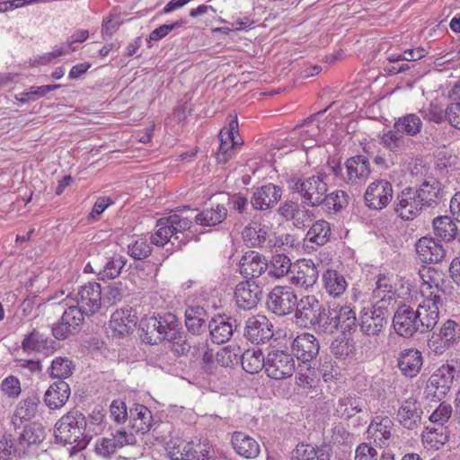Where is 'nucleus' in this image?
<instances>
[{"mask_svg": "<svg viewBox=\"0 0 460 460\" xmlns=\"http://www.w3.org/2000/svg\"><path fill=\"white\" fill-rule=\"evenodd\" d=\"M452 414V407L450 404L441 402L438 407L429 416V420L434 424L443 427L449 420Z\"/></svg>", "mask_w": 460, "mask_h": 460, "instance_id": "obj_64", "label": "nucleus"}, {"mask_svg": "<svg viewBox=\"0 0 460 460\" xmlns=\"http://www.w3.org/2000/svg\"><path fill=\"white\" fill-rule=\"evenodd\" d=\"M456 375L457 371L452 364H443L429 379L426 389L428 396L441 401L450 391Z\"/></svg>", "mask_w": 460, "mask_h": 460, "instance_id": "obj_8", "label": "nucleus"}, {"mask_svg": "<svg viewBox=\"0 0 460 460\" xmlns=\"http://www.w3.org/2000/svg\"><path fill=\"white\" fill-rule=\"evenodd\" d=\"M334 318L338 322L339 329L342 332H349L352 328L356 327V313L349 305H341L332 307Z\"/></svg>", "mask_w": 460, "mask_h": 460, "instance_id": "obj_51", "label": "nucleus"}, {"mask_svg": "<svg viewBox=\"0 0 460 460\" xmlns=\"http://www.w3.org/2000/svg\"><path fill=\"white\" fill-rule=\"evenodd\" d=\"M297 304V296L290 287L277 286L269 294L267 306L277 315L292 313Z\"/></svg>", "mask_w": 460, "mask_h": 460, "instance_id": "obj_14", "label": "nucleus"}, {"mask_svg": "<svg viewBox=\"0 0 460 460\" xmlns=\"http://www.w3.org/2000/svg\"><path fill=\"white\" fill-rule=\"evenodd\" d=\"M137 318L130 307L116 310L111 316L110 328L116 336H125L136 326Z\"/></svg>", "mask_w": 460, "mask_h": 460, "instance_id": "obj_26", "label": "nucleus"}, {"mask_svg": "<svg viewBox=\"0 0 460 460\" xmlns=\"http://www.w3.org/2000/svg\"><path fill=\"white\" fill-rule=\"evenodd\" d=\"M422 364V354L416 349H406L399 354L398 367L407 377L416 376L420 373Z\"/></svg>", "mask_w": 460, "mask_h": 460, "instance_id": "obj_29", "label": "nucleus"}, {"mask_svg": "<svg viewBox=\"0 0 460 460\" xmlns=\"http://www.w3.org/2000/svg\"><path fill=\"white\" fill-rule=\"evenodd\" d=\"M241 363L244 371L255 374L263 367L266 369V358L259 349L245 350L241 357Z\"/></svg>", "mask_w": 460, "mask_h": 460, "instance_id": "obj_44", "label": "nucleus"}, {"mask_svg": "<svg viewBox=\"0 0 460 460\" xmlns=\"http://www.w3.org/2000/svg\"><path fill=\"white\" fill-rule=\"evenodd\" d=\"M394 128L402 135L415 136L420 132L422 122L419 116L411 113L399 118Z\"/></svg>", "mask_w": 460, "mask_h": 460, "instance_id": "obj_53", "label": "nucleus"}, {"mask_svg": "<svg viewBox=\"0 0 460 460\" xmlns=\"http://www.w3.org/2000/svg\"><path fill=\"white\" fill-rule=\"evenodd\" d=\"M281 189L269 183L257 189L253 193L251 203L255 209L265 210L278 202L281 197Z\"/></svg>", "mask_w": 460, "mask_h": 460, "instance_id": "obj_30", "label": "nucleus"}, {"mask_svg": "<svg viewBox=\"0 0 460 460\" xmlns=\"http://www.w3.org/2000/svg\"><path fill=\"white\" fill-rule=\"evenodd\" d=\"M69 396V385L63 380H59L53 383L47 389L44 394V402L46 405L51 410L60 409L66 404Z\"/></svg>", "mask_w": 460, "mask_h": 460, "instance_id": "obj_31", "label": "nucleus"}, {"mask_svg": "<svg viewBox=\"0 0 460 460\" xmlns=\"http://www.w3.org/2000/svg\"><path fill=\"white\" fill-rule=\"evenodd\" d=\"M44 438V430L40 425H30L24 428L18 439L19 456L34 445L40 444Z\"/></svg>", "mask_w": 460, "mask_h": 460, "instance_id": "obj_41", "label": "nucleus"}, {"mask_svg": "<svg viewBox=\"0 0 460 460\" xmlns=\"http://www.w3.org/2000/svg\"><path fill=\"white\" fill-rule=\"evenodd\" d=\"M73 364L68 358L57 357L49 368L52 378L65 379L72 374Z\"/></svg>", "mask_w": 460, "mask_h": 460, "instance_id": "obj_56", "label": "nucleus"}, {"mask_svg": "<svg viewBox=\"0 0 460 460\" xmlns=\"http://www.w3.org/2000/svg\"><path fill=\"white\" fill-rule=\"evenodd\" d=\"M388 310L386 305L375 304L364 307L360 313V329L368 336L378 335L387 324Z\"/></svg>", "mask_w": 460, "mask_h": 460, "instance_id": "obj_11", "label": "nucleus"}, {"mask_svg": "<svg viewBox=\"0 0 460 460\" xmlns=\"http://www.w3.org/2000/svg\"><path fill=\"white\" fill-rule=\"evenodd\" d=\"M460 341V325L453 320L445 322L438 332H434L428 341L429 348L441 355Z\"/></svg>", "mask_w": 460, "mask_h": 460, "instance_id": "obj_10", "label": "nucleus"}, {"mask_svg": "<svg viewBox=\"0 0 460 460\" xmlns=\"http://www.w3.org/2000/svg\"><path fill=\"white\" fill-rule=\"evenodd\" d=\"M152 252V247L146 237H138L128 245V254L136 259L142 260Z\"/></svg>", "mask_w": 460, "mask_h": 460, "instance_id": "obj_58", "label": "nucleus"}, {"mask_svg": "<svg viewBox=\"0 0 460 460\" xmlns=\"http://www.w3.org/2000/svg\"><path fill=\"white\" fill-rule=\"evenodd\" d=\"M238 136L237 117L230 115L227 126L219 133L220 146L217 157L219 163H226L231 156L233 148L238 145Z\"/></svg>", "mask_w": 460, "mask_h": 460, "instance_id": "obj_20", "label": "nucleus"}, {"mask_svg": "<svg viewBox=\"0 0 460 460\" xmlns=\"http://www.w3.org/2000/svg\"><path fill=\"white\" fill-rule=\"evenodd\" d=\"M211 340L214 343L221 344L233 335V326L228 319L223 316L213 318L208 324Z\"/></svg>", "mask_w": 460, "mask_h": 460, "instance_id": "obj_39", "label": "nucleus"}, {"mask_svg": "<svg viewBox=\"0 0 460 460\" xmlns=\"http://www.w3.org/2000/svg\"><path fill=\"white\" fill-rule=\"evenodd\" d=\"M231 442L234 451L244 458L253 459L260 454L258 442L243 432H234L232 435Z\"/></svg>", "mask_w": 460, "mask_h": 460, "instance_id": "obj_32", "label": "nucleus"}, {"mask_svg": "<svg viewBox=\"0 0 460 460\" xmlns=\"http://www.w3.org/2000/svg\"><path fill=\"white\" fill-rule=\"evenodd\" d=\"M314 330L324 332V333H332L334 331L339 329L338 322L334 318V314L332 312V308H330L328 311L324 308L320 317L318 318Z\"/></svg>", "mask_w": 460, "mask_h": 460, "instance_id": "obj_59", "label": "nucleus"}, {"mask_svg": "<svg viewBox=\"0 0 460 460\" xmlns=\"http://www.w3.org/2000/svg\"><path fill=\"white\" fill-rule=\"evenodd\" d=\"M332 170L335 176H341L351 186L364 184L371 173L369 161L364 155L349 158L345 163V173L340 165L332 167Z\"/></svg>", "mask_w": 460, "mask_h": 460, "instance_id": "obj_7", "label": "nucleus"}, {"mask_svg": "<svg viewBox=\"0 0 460 460\" xmlns=\"http://www.w3.org/2000/svg\"><path fill=\"white\" fill-rule=\"evenodd\" d=\"M423 207H434L443 198L441 183L434 177H428L414 190Z\"/></svg>", "mask_w": 460, "mask_h": 460, "instance_id": "obj_28", "label": "nucleus"}, {"mask_svg": "<svg viewBox=\"0 0 460 460\" xmlns=\"http://www.w3.org/2000/svg\"><path fill=\"white\" fill-rule=\"evenodd\" d=\"M40 402L39 395L31 394L21 400L13 413V422L16 419L21 421L30 420L36 416L39 404Z\"/></svg>", "mask_w": 460, "mask_h": 460, "instance_id": "obj_42", "label": "nucleus"}, {"mask_svg": "<svg viewBox=\"0 0 460 460\" xmlns=\"http://www.w3.org/2000/svg\"><path fill=\"white\" fill-rule=\"evenodd\" d=\"M164 341H167V348L177 356L184 355L190 349V344L187 341L184 333L181 330L177 332L176 335H172V338L165 339Z\"/></svg>", "mask_w": 460, "mask_h": 460, "instance_id": "obj_61", "label": "nucleus"}, {"mask_svg": "<svg viewBox=\"0 0 460 460\" xmlns=\"http://www.w3.org/2000/svg\"><path fill=\"white\" fill-rule=\"evenodd\" d=\"M241 348L237 345H227L221 348L216 355V361L222 367H231L238 362Z\"/></svg>", "mask_w": 460, "mask_h": 460, "instance_id": "obj_57", "label": "nucleus"}, {"mask_svg": "<svg viewBox=\"0 0 460 460\" xmlns=\"http://www.w3.org/2000/svg\"><path fill=\"white\" fill-rule=\"evenodd\" d=\"M423 208L412 188L402 190L394 201V211L403 220H412Z\"/></svg>", "mask_w": 460, "mask_h": 460, "instance_id": "obj_18", "label": "nucleus"}, {"mask_svg": "<svg viewBox=\"0 0 460 460\" xmlns=\"http://www.w3.org/2000/svg\"><path fill=\"white\" fill-rule=\"evenodd\" d=\"M375 304L386 305L394 299L392 280L386 274H379L376 278V288L373 290Z\"/></svg>", "mask_w": 460, "mask_h": 460, "instance_id": "obj_40", "label": "nucleus"}, {"mask_svg": "<svg viewBox=\"0 0 460 460\" xmlns=\"http://www.w3.org/2000/svg\"><path fill=\"white\" fill-rule=\"evenodd\" d=\"M51 341L40 332L33 330L25 335L22 341V348L25 352H42L49 354L52 352L53 347L50 345Z\"/></svg>", "mask_w": 460, "mask_h": 460, "instance_id": "obj_36", "label": "nucleus"}, {"mask_svg": "<svg viewBox=\"0 0 460 460\" xmlns=\"http://www.w3.org/2000/svg\"><path fill=\"white\" fill-rule=\"evenodd\" d=\"M323 284L325 292L334 298L341 296L348 288L344 275L333 269H327L323 272Z\"/></svg>", "mask_w": 460, "mask_h": 460, "instance_id": "obj_33", "label": "nucleus"}, {"mask_svg": "<svg viewBox=\"0 0 460 460\" xmlns=\"http://www.w3.org/2000/svg\"><path fill=\"white\" fill-rule=\"evenodd\" d=\"M0 389L8 398H18L22 393L21 382L14 376H8L1 382Z\"/></svg>", "mask_w": 460, "mask_h": 460, "instance_id": "obj_62", "label": "nucleus"}, {"mask_svg": "<svg viewBox=\"0 0 460 460\" xmlns=\"http://www.w3.org/2000/svg\"><path fill=\"white\" fill-rule=\"evenodd\" d=\"M127 263V259L121 255L114 254L106 259L104 265L99 266L98 270H94L99 279H113L119 277L122 269Z\"/></svg>", "mask_w": 460, "mask_h": 460, "instance_id": "obj_38", "label": "nucleus"}, {"mask_svg": "<svg viewBox=\"0 0 460 460\" xmlns=\"http://www.w3.org/2000/svg\"><path fill=\"white\" fill-rule=\"evenodd\" d=\"M206 321V312L201 306H190L185 311V325L190 332L199 333Z\"/></svg>", "mask_w": 460, "mask_h": 460, "instance_id": "obj_50", "label": "nucleus"}, {"mask_svg": "<svg viewBox=\"0 0 460 460\" xmlns=\"http://www.w3.org/2000/svg\"><path fill=\"white\" fill-rule=\"evenodd\" d=\"M290 281L296 288L309 290L317 282L319 271L312 260H299L291 270Z\"/></svg>", "mask_w": 460, "mask_h": 460, "instance_id": "obj_17", "label": "nucleus"}, {"mask_svg": "<svg viewBox=\"0 0 460 460\" xmlns=\"http://www.w3.org/2000/svg\"><path fill=\"white\" fill-rule=\"evenodd\" d=\"M331 234L332 230L329 222L321 219L312 225L307 231L305 240L315 243L317 246H323L330 241Z\"/></svg>", "mask_w": 460, "mask_h": 460, "instance_id": "obj_46", "label": "nucleus"}, {"mask_svg": "<svg viewBox=\"0 0 460 460\" xmlns=\"http://www.w3.org/2000/svg\"><path fill=\"white\" fill-rule=\"evenodd\" d=\"M410 139L394 128L381 137V144L393 153L403 151L409 145Z\"/></svg>", "mask_w": 460, "mask_h": 460, "instance_id": "obj_48", "label": "nucleus"}, {"mask_svg": "<svg viewBox=\"0 0 460 460\" xmlns=\"http://www.w3.org/2000/svg\"><path fill=\"white\" fill-rule=\"evenodd\" d=\"M141 329L146 332L149 343H156L157 341H164L176 335L181 330L176 316L171 313L158 316H146L140 321Z\"/></svg>", "mask_w": 460, "mask_h": 460, "instance_id": "obj_5", "label": "nucleus"}, {"mask_svg": "<svg viewBox=\"0 0 460 460\" xmlns=\"http://www.w3.org/2000/svg\"><path fill=\"white\" fill-rule=\"evenodd\" d=\"M239 268L244 278L256 279L267 271L268 261L258 252L249 251L242 256Z\"/></svg>", "mask_w": 460, "mask_h": 460, "instance_id": "obj_24", "label": "nucleus"}, {"mask_svg": "<svg viewBox=\"0 0 460 460\" xmlns=\"http://www.w3.org/2000/svg\"><path fill=\"white\" fill-rule=\"evenodd\" d=\"M130 418L131 427L137 432L144 434L150 429L153 417L147 407L142 404H137L136 407L130 411Z\"/></svg>", "mask_w": 460, "mask_h": 460, "instance_id": "obj_43", "label": "nucleus"}, {"mask_svg": "<svg viewBox=\"0 0 460 460\" xmlns=\"http://www.w3.org/2000/svg\"><path fill=\"white\" fill-rule=\"evenodd\" d=\"M362 404L363 401L360 397L351 394L344 395L340 397L334 405V411L340 418L349 420L362 411Z\"/></svg>", "mask_w": 460, "mask_h": 460, "instance_id": "obj_37", "label": "nucleus"}, {"mask_svg": "<svg viewBox=\"0 0 460 460\" xmlns=\"http://www.w3.org/2000/svg\"><path fill=\"white\" fill-rule=\"evenodd\" d=\"M434 233L446 242L455 239L457 226L454 220L447 216L439 217L433 220Z\"/></svg>", "mask_w": 460, "mask_h": 460, "instance_id": "obj_49", "label": "nucleus"}, {"mask_svg": "<svg viewBox=\"0 0 460 460\" xmlns=\"http://www.w3.org/2000/svg\"><path fill=\"white\" fill-rule=\"evenodd\" d=\"M439 318V311L433 303L420 302L416 310L402 305L393 319L394 329L400 336L411 337L415 332L424 333L432 330Z\"/></svg>", "mask_w": 460, "mask_h": 460, "instance_id": "obj_1", "label": "nucleus"}, {"mask_svg": "<svg viewBox=\"0 0 460 460\" xmlns=\"http://www.w3.org/2000/svg\"><path fill=\"white\" fill-rule=\"evenodd\" d=\"M328 175L323 172L298 178L290 177L288 180V188L301 196L302 202L307 206L315 207L324 203L328 192Z\"/></svg>", "mask_w": 460, "mask_h": 460, "instance_id": "obj_3", "label": "nucleus"}, {"mask_svg": "<svg viewBox=\"0 0 460 460\" xmlns=\"http://www.w3.org/2000/svg\"><path fill=\"white\" fill-rule=\"evenodd\" d=\"M295 310V319L297 325L314 327L324 307L314 295H306L297 300Z\"/></svg>", "mask_w": 460, "mask_h": 460, "instance_id": "obj_15", "label": "nucleus"}, {"mask_svg": "<svg viewBox=\"0 0 460 460\" xmlns=\"http://www.w3.org/2000/svg\"><path fill=\"white\" fill-rule=\"evenodd\" d=\"M261 294L262 289L255 281H242L234 290L235 303L241 309L251 310L257 305Z\"/></svg>", "mask_w": 460, "mask_h": 460, "instance_id": "obj_22", "label": "nucleus"}, {"mask_svg": "<svg viewBox=\"0 0 460 460\" xmlns=\"http://www.w3.org/2000/svg\"><path fill=\"white\" fill-rule=\"evenodd\" d=\"M422 443L428 449L438 450L447 440L446 428L438 426L427 427L421 434Z\"/></svg>", "mask_w": 460, "mask_h": 460, "instance_id": "obj_47", "label": "nucleus"}, {"mask_svg": "<svg viewBox=\"0 0 460 460\" xmlns=\"http://www.w3.org/2000/svg\"><path fill=\"white\" fill-rule=\"evenodd\" d=\"M422 411L418 400L411 396L403 400L397 412L401 425L408 429H413L420 421Z\"/></svg>", "mask_w": 460, "mask_h": 460, "instance_id": "obj_27", "label": "nucleus"}, {"mask_svg": "<svg viewBox=\"0 0 460 460\" xmlns=\"http://www.w3.org/2000/svg\"><path fill=\"white\" fill-rule=\"evenodd\" d=\"M331 449L328 446L315 447L309 444L297 445L292 452L291 460H330Z\"/></svg>", "mask_w": 460, "mask_h": 460, "instance_id": "obj_35", "label": "nucleus"}, {"mask_svg": "<svg viewBox=\"0 0 460 460\" xmlns=\"http://www.w3.org/2000/svg\"><path fill=\"white\" fill-rule=\"evenodd\" d=\"M394 430L392 419L386 415L375 416L367 430V438L373 439L379 447L386 446Z\"/></svg>", "mask_w": 460, "mask_h": 460, "instance_id": "obj_23", "label": "nucleus"}, {"mask_svg": "<svg viewBox=\"0 0 460 460\" xmlns=\"http://www.w3.org/2000/svg\"><path fill=\"white\" fill-rule=\"evenodd\" d=\"M272 328V323L266 316H253L246 322L245 336L252 343H265L273 337Z\"/></svg>", "mask_w": 460, "mask_h": 460, "instance_id": "obj_21", "label": "nucleus"}, {"mask_svg": "<svg viewBox=\"0 0 460 460\" xmlns=\"http://www.w3.org/2000/svg\"><path fill=\"white\" fill-rule=\"evenodd\" d=\"M296 370L293 356L285 350L275 349L266 357V373L269 377L282 380L290 377Z\"/></svg>", "mask_w": 460, "mask_h": 460, "instance_id": "obj_9", "label": "nucleus"}, {"mask_svg": "<svg viewBox=\"0 0 460 460\" xmlns=\"http://www.w3.org/2000/svg\"><path fill=\"white\" fill-rule=\"evenodd\" d=\"M265 241L263 248L270 251L274 248L287 251L288 248L293 247L295 243L294 236L288 234L279 235L275 233L266 234Z\"/></svg>", "mask_w": 460, "mask_h": 460, "instance_id": "obj_55", "label": "nucleus"}, {"mask_svg": "<svg viewBox=\"0 0 460 460\" xmlns=\"http://www.w3.org/2000/svg\"><path fill=\"white\" fill-rule=\"evenodd\" d=\"M419 259L425 263L440 262L446 256L443 245L431 237L420 238L415 245Z\"/></svg>", "mask_w": 460, "mask_h": 460, "instance_id": "obj_25", "label": "nucleus"}, {"mask_svg": "<svg viewBox=\"0 0 460 460\" xmlns=\"http://www.w3.org/2000/svg\"><path fill=\"white\" fill-rule=\"evenodd\" d=\"M420 113L424 119L435 123L442 122L446 115L445 111L439 105L432 102L429 103L427 106H423L420 110Z\"/></svg>", "mask_w": 460, "mask_h": 460, "instance_id": "obj_63", "label": "nucleus"}, {"mask_svg": "<svg viewBox=\"0 0 460 460\" xmlns=\"http://www.w3.org/2000/svg\"><path fill=\"white\" fill-rule=\"evenodd\" d=\"M191 225L192 221L189 217H183L181 214L172 213L157 221V229L151 236V242L156 246H164L168 242L174 244V241L179 240L177 247L181 248L182 241L188 236L185 231L189 230Z\"/></svg>", "mask_w": 460, "mask_h": 460, "instance_id": "obj_4", "label": "nucleus"}, {"mask_svg": "<svg viewBox=\"0 0 460 460\" xmlns=\"http://www.w3.org/2000/svg\"><path fill=\"white\" fill-rule=\"evenodd\" d=\"M266 234L267 232L261 227L246 226L242 232V236L247 245L263 248Z\"/></svg>", "mask_w": 460, "mask_h": 460, "instance_id": "obj_60", "label": "nucleus"}, {"mask_svg": "<svg viewBox=\"0 0 460 460\" xmlns=\"http://www.w3.org/2000/svg\"><path fill=\"white\" fill-rule=\"evenodd\" d=\"M165 450L171 460H190L195 456L194 440L189 442L180 438L166 442Z\"/></svg>", "mask_w": 460, "mask_h": 460, "instance_id": "obj_34", "label": "nucleus"}, {"mask_svg": "<svg viewBox=\"0 0 460 460\" xmlns=\"http://www.w3.org/2000/svg\"><path fill=\"white\" fill-rule=\"evenodd\" d=\"M393 196L392 184L386 180H376L367 186L364 199L369 208L381 210L391 202Z\"/></svg>", "mask_w": 460, "mask_h": 460, "instance_id": "obj_16", "label": "nucleus"}, {"mask_svg": "<svg viewBox=\"0 0 460 460\" xmlns=\"http://www.w3.org/2000/svg\"><path fill=\"white\" fill-rule=\"evenodd\" d=\"M227 216V209L223 205L206 208L195 216L197 224L202 226H214L222 223Z\"/></svg>", "mask_w": 460, "mask_h": 460, "instance_id": "obj_45", "label": "nucleus"}, {"mask_svg": "<svg viewBox=\"0 0 460 460\" xmlns=\"http://www.w3.org/2000/svg\"><path fill=\"white\" fill-rule=\"evenodd\" d=\"M72 299L75 305L84 309L90 315L94 314L101 307L102 287L97 282H88L80 286L76 291L71 293Z\"/></svg>", "mask_w": 460, "mask_h": 460, "instance_id": "obj_13", "label": "nucleus"}, {"mask_svg": "<svg viewBox=\"0 0 460 460\" xmlns=\"http://www.w3.org/2000/svg\"><path fill=\"white\" fill-rule=\"evenodd\" d=\"M85 417L78 411H72L61 417L55 425V438L63 444L72 445V452L84 449L92 438L86 432Z\"/></svg>", "mask_w": 460, "mask_h": 460, "instance_id": "obj_2", "label": "nucleus"}, {"mask_svg": "<svg viewBox=\"0 0 460 460\" xmlns=\"http://www.w3.org/2000/svg\"><path fill=\"white\" fill-rule=\"evenodd\" d=\"M421 285L420 288L422 300L420 302L429 301L439 311L442 305V295L445 294L446 280L444 273L431 267H422L420 270Z\"/></svg>", "mask_w": 460, "mask_h": 460, "instance_id": "obj_6", "label": "nucleus"}, {"mask_svg": "<svg viewBox=\"0 0 460 460\" xmlns=\"http://www.w3.org/2000/svg\"><path fill=\"white\" fill-rule=\"evenodd\" d=\"M293 355L305 363L313 360L319 353L320 345L317 338L309 332L297 335L291 343Z\"/></svg>", "mask_w": 460, "mask_h": 460, "instance_id": "obj_19", "label": "nucleus"}, {"mask_svg": "<svg viewBox=\"0 0 460 460\" xmlns=\"http://www.w3.org/2000/svg\"><path fill=\"white\" fill-rule=\"evenodd\" d=\"M290 259L284 253H278L272 256L268 262V274L273 279H280L290 271Z\"/></svg>", "mask_w": 460, "mask_h": 460, "instance_id": "obj_52", "label": "nucleus"}, {"mask_svg": "<svg viewBox=\"0 0 460 460\" xmlns=\"http://www.w3.org/2000/svg\"><path fill=\"white\" fill-rule=\"evenodd\" d=\"M89 315L80 306L69 305L64 311L60 321L52 327L54 337L58 340H64L74 334L83 324L84 317Z\"/></svg>", "mask_w": 460, "mask_h": 460, "instance_id": "obj_12", "label": "nucleus"}, {"mask_svg": "<svg viewBox=\"0 0 460 460\" xmlns=\"http://www.w3.org/2000/svg\"><path fill=\"white\" fill-rule=\"evenodd\" d=\"M320 127L314 121H307L300 128L299 135L304 148H310L316 145L320 139Z\"/></svg>", "mask_w": 460, "mask_h": 460, "instance_id": "obj_54", "label": "nucleus"}]
</instances>
